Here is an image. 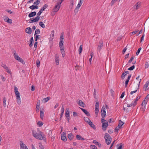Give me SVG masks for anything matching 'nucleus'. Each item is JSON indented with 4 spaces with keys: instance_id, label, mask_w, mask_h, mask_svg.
<instances>
[{
    "instance_id": "obj_1",
    "label": "nucleus",
    "mask_w": 149,
    "mask_h": 149,
    "mask_svg": "<svg viewBox=\"0 0 149 149\" xmlns=\"http://www.w3.org/2000/svg\"><path fill=\"white\" fill-rule=\"evenodd\" d=\"M32 133L33 136L36 139L40 140H45V136L44 134H43L42 132L40 131L39 132V133H36V131L34 130H32Z\"/></svg>"
},
{
    "instance_id": "obj_2",
    "label": "nucleus",
    "mask_w": 149,
    "mask_h": 149,
    "mask_svg": "<svg viewBox=\"0 0 149 149\" xmlns=\"http://www.w3.org/2000/svg\"><path fill=\"white\" fill-rule=\"evenodd\" d=\"M63 35L62 33H61V36L60 38V42L59 43V45L60 49L61 51L62 54H65V51H64V47L63 44Z\"/></svg>"
},
{
    "instance_id": "obj_3",
    "label": "nucleus",
    "mask_w": 149,
    "mask_h": 149,
    "mask_svg": "<svg viewBox=\"0 0 149 149\" xmlns=\"http://www.w3.org/2000/svg\"><path fill=\"white\" fill-rule=\"evenodd\" d=\"M14 88L16 98L17 102L18 104H21V102L19 93L18 91V88L16 86H14Z\"/></svg>"
},
{
    "instance_id": "obj_4",
    "label": "nucleus",
    "mask_w": 149,
    "mask_h": 149,
    "mask_svg": "<svg viewBox=\"0 0 149 149\" xmlns=\"http://www.w3.org/2000/svg\"><path fill=\"white\" fill-rule=\"evenodd\" d=\"M13 53V56L19 62L22 63L23 64H24L25 62L24 60L20 57H19L18 55H17L16 51L13 49H12Z\"/></svg>"
},
{
    "instance_id": "obj_5",
    "label": "nucleus",
    "mask_w": 149,
    "mask_h": 149,
    "mask_svg": "<svg viewBox=\"0 0 149 149\" xmlns=\"http://www.w3.org/2000/svg\"><path fill=\"white\" fill-rule=\"evenodd\" d=\"M104 139L106 143L108 145L110 144L111 141L112 139L110 135L107 133H106L104 134Z\"/></svg>"
},
{
    "instance_id": "obj_6",
    "label": "nucleus",
    "mask_w": 149,
    "mask_h": 149,
    "mask_svg": "<svg viewBox=\"0 0 149 149\" xmlns=\"http://www.w3.org/2000/svg\"><path fill=\"white\" fill-rule=\"evenodd\" d=\"M101 122L102 123V126L103 130L104 131L106 130L107 127L109 125L108 122L106 120H105L104 119V120H102L101 119Z\"/></svg>"
},
{
    "instance_id": "obj_7",
    "label": "nucleus",
    "mask_w": 149,
    "mask_h": 149,
    "mask_svg": "<svg viewBox=\"0 0 149 149\" xmlns=\"http://www.w3.org/2000/svg\"><path fill=\"white\" fill-rule=\"evenodd\" d=\"M103 41L102 40H100L98 46L97 48V53H100L101 49L102 48L103 46Z\"/></svg>"
},
{
    "instance_id": "obj_8",
    "label": "nucleus",
    "mask_w": 149,
    "mask_h": 149,
    "mask_svg": "<svg viewBox=\"0 0 149 149\" xmlns=\"http://www.w3.org/2000/svg\"><path fill=\"white\" fill-rule=\"evenodd\" d=\"M101 114L102 117V120H104V118L106 115V112L105 111V108L104 106L102 107L101 111Z\"/></svg>"
},
{
    "instance_id": "obj_9",
    "label": "nucleus",
    "mask_w": 149,
    "mask_h": 149,
    "mask_svg": "<svg viewBox=\"0 0 149 149\" xmlns=\"http://www.w3.org/2000/svg\"><path fill=\"white\" fill-rule=\"evenodd\" d=\"M60 5L61 4L58 2L53 9L52 12L56 13L58 11L60 8Z\"/></svg>"
},
{
    "instance_id": "obj_10",
    "label": "nucleus",
    "mask_w": 149,
    "mask_h": 149,
    "mask_svg": "<svg viewBox=\"0 0 149 149\" xmlns=\"http://www.w3.org/2000/svg\"><path fill=\"white\" fill-rule=\"evenodd\" d=\"M20 147L22 149H27L28 148L25 144H24L22 141L19 142Z\"/></svg>"
},
{
    "instance_id": "obj_11",
    "label": "nucleus",
    "mask_w": 149,
    "mask_h": 149,
    "mask_svg": "<svg viewBox=\"0 0 149 149\" xmlns=\"http://www.w3.org/2000/svg\"><path fill=\"white\" fill-rule=\"evenodd\" d=\"M32 19H33L31 20L29 23H32L38 21L40 19V17H38V16H37L35 18H33Z\"/></svg>"
},
{
    "instance_id": "obj_12",
    "label": "nucleus",
    "mask_w": 149,
    "mask_h": 149,
    "mask_svg": "<svg viewBox=\"0 0 149 149\" xmlns=\"http://www.w3.org/2000/svg\"><path fill=\"white\" fill-rule=\"evenodd\" d=\"M55 59L56 65H58L59 63V58L58 54H56L55 55Z\"/></svg>"
},
{
    "instance_id": "obj_13",
    "label": "nucleus",
    "mask_w": 149,
    "mask_h": 149,
    "mask_svg": "<svg viewBox=\"0 0 149 149\" xmlns=\"http://www.w3.org/2000/svg\"><path fill=\"white\" fill-rule=\"evenodd\" d=\"M84 1H81L79 0V2L78 3V4H77V7H76L75 10H74V12H75L76 10H78L79 9V8L81 6L82 4L83 3Z\"/></svg>"
},
{
    "instance_id": "obj_14",
    "label": "nucleus",
    "mask_w": 149,
    "mask_h": 149,
    "mask_svg": "<svg viewBox=\"0 0 149 149\" xmlns=\"http://www.w3.org/2000/svg\"><path fill=\"white\" fill-rule=\"evenodd\" d=\"M88 124L94 129L95 130L96 129V127L94 125L91 120H90Z\"/></svg>"
},
{
    "instance_id": "obj_15",
    "label": "nucleus",
    "mask_w": 149,
    "mask_h": 149,
    "mask_svg": "<svg viewBox=\"0 0 149 149\" xmlns=\"http://www.w3.org/2000/svg\"><path fill=\"white\" fill-rule=\"evenodd\" d=\"M78 104L80 106L84 107L85 104L81 100H80L78 102Z\"/></svg>"
},
{
    "instance_id": "obj_16",
    "label": "nucleus",
    "mask_w": 149,
    "mask_h": 149,
    "mask_svg": "<svg viewBox=\"0 0 149 149\" xmlns=\"http://www.w3.org/2000/svg\"><path fill=\"white\" fill-rule=\"evenodd\" d=\"M131 74H130L128 76V77L127 79H126L125 81V87H126L127 86V85L128 84V82L129 81L131 77Z\"/></svg>"
},
{
    "instance_id": "obj_17",
    "label": "nucleus",
    "mask_w": 149,
    "mask_h": 149,
    "mask_svg": "<svg viewBox=\"0 0 149 149\" xmlns=\"http://www.w3.org/2000/svg\"><path fill=\"white\" fill-rule=\"evenodd\" d=\"M141 79H139L138 88H137V90H136L135 91H132L130 93V94L131 95H132L133 93H135L137 92L138 89H139V86L140 82L141 81Z\"/></svg>"
},
{
    "instance_id": "obj_18",
    "label": "nucleus",
    "mask_w": 149,
    "mask_h": 149,
    "mask_svg": "<svg viewBox=\"0 0 149 149\" xmlns=\"http://www.w3.org/2000/svg\"><path fill=\"white\" fill-rule=\"evenodd\" d=\"M25 32L29 34H30L32 32V30L30 27H28L25 29Z\"/></svg>"
},
{
    "instance_id": "obj_19",
    "label": "nucleus",
    "mask_w": 149,
    "mask_h": 149,
    "mask_svg": "<svg viewBox=\"0 0 149 149\" xmlns=\"http://www.w3.org/2000/svg\"><path fill=\"white\" fill-rule=\"evenodd\" d=\"M81 110L86 115L88 116H90V114L89 112L86 110L82 108H80Z\"/></svg>"
},
{
    "instance_id": "obj_20",
    "label": "nucleus",
    "mask_w": 149,
    "mask_h": 149,
    "mask_svg": "<svg viewBox=\"0 0 149 149\" xmlns=\"http://www.w3.org/2000/svg\"><path fill=\"white\" fill-rule=\"evenodd\" d=\"M40 101L39 100L37 102L36 104V111L37 112H38L39 111V109L40 108Z\"/></svg>"
},
{
    "instance_id": "obj_21",
    "label": "nucleus",
    "mask_w": 149,
    "mask_h": 149,
    "mask_svg": "<svg viewBox=\"0 0 149 149\" xmlns=\"http://www.w3.org/2000/svg\"><path fill=\"white\" fill-rule=\"evenodd\" d=\"M36 12H32L29 14L28 16L29 17H31L36 15Z\"/></svg>"
},
{
    "instance_id": "obj_22",
    "label": "nucleus",
    "mask_w": 149,
    "mask_h": 149,
    "mask_svg": "<svg viewBox=\"0 0 149 149\" xmlns=\"http://www.w3.org/2000/svg\"><path fill=\"white\" fill-rule=\"evenodd\" d=\"M69 110L68 108H66L65 110V116L66 117H70Z\"/></svg>"
},
{
    "instance_id": "obj_23",
    "label": "nucleus",
    "mask_w": 149,
    "mask_h": 149,
    "mask_svg": "<svg viewBox=\"0 0 149 149\" xmlns=\"http://www.w3.org/2000/svg\"><path fill=\"white\" fill-rule=\"evenodd\" d=\"M64 107L62 105L61 107V114H60V120H61V118L63 116V115L64 112Z\"/></svg>"
},
{
    "instance_id": "obj_24",
    "label": "nucleus",
    "mask_w": 149,
    "mask_h": 149,
    "mask_svg": "<svg viewBox=\"0 0 149 149\" xmlns=\"http://www.w3.org/2000/svg\"><path fill=\"white\" fill-rule=\"evenodd\" d=\"M149 85V82L148 81H147L146 83L144 85L143 87V88L144 89V90L146 91L148 90V88H147L148 86Z\"/></svg>"
},
{
    "instance_id": "obj_25",
    "label": "nucleus",
    "mask_w": 149,
    "mask_h": 149,
    "mask_svg": "<svg viewBox=\"0 0 149 149\" xmlns=\"http://www.w3.org/2000/svg\"><path fill=\"white\" fill-rule=\"evenodd\" d=\"M68 137L70 140H73L74 138V136L72 133H70L68 135Z\"/></svg>"
},
{
    "instance_id": "obj_26",
    "label": "nucleus",
    "mask_w": 149,
    "mask_h": 149,
    "mask_svg": "<svg viewBox=\"0 0 149 149\" xmlns=\"http://www.w3.org/2000/svg\"><path fill=\"white\" fill-rule=\"evenodd\" d=\"M76 138L77 140H85L82 137L78 135H76Z\"/></svg>"
},
{
    "instance_id": "obj_27",
    "label": "nucleus",
    "mask_w": 149,
    "mask_h": 149,
    "mask_svg": "<svg viewBox=\"0 0 149 149\" xmlns=\"http://www.w3.org/2000/svg\"><path fill=\"white\" fill-rule=\"evenodd\" d=\"M136 104V102H134L130 104H127V107H130L132 106L134 107L135 106Z\"/></svg>"
},
{
    "instance_id": "obj_28",
    "label": "nucleus",
    "mask_w": 149,
    "mask_h": 149,
    "mask_svg": "<svg viewBox=\"0 0 149 149\" xmlns=\"http://www.w3.org/2000/svg\"><path fill=\"white\" fill-rule=\"evenodd\" d=\"M44 112L42 110L40 111V117L41 120H43L44 117Z\"/></svg>"
},
{
    "instance_id": "obj_29",
    "label": "nucleus",
    "mask_w": 149,
    "mask_h": 149,
    "mask_svg": "<svg viewBox=\"0 0 149 149\" xmlns=\"http://www.w3.org/2000/svg\"><path fill=\"white\" fill-rule=\"evenodd\" d=\"M140 7V3H137L134 7V8L135 10L138 9Z\"/></svg>"
},
{
    "instance_id": "obj_30",
    "label": "nucleus",
    "mask_w": 149,
    "mask_h": 149,
    "mask_svg": "<svg viewBox=\"0 0 149 149\" xmlns=\"http://www.w3.org/2000/svg\"><path fill=\"white\" fill-rule=\"evenodd\" d=\"M93 143L96 145L98 146L99 147H100L101 146V144H100L97 141L95 140L93 141Z\"/></svg>"
},
{
    "instance_id": "obj_31",
    "label": "nucleus",
    "mask_w": 149,
    "mask_h": 149,
    "mask_svg": "<svg viewBox=\"0 0 149 149\" xmlns=\"http://www.w3.org/2000/svg\"><path fill=\"white\" fill-rule=\"evenodd\" d=\"M147 101H146V100H145V99H144L143 101L141 104L142 106H144V107H145L147 103Z\"/></svg>"
},
{
    "instance_id": "obj_32",
    "label": "nucleus",
    "mask_w": 149,
    "mask_h": 149,
    "mask_svg": "<svg viewBox=\"0 0 149 149\" xmlns=\"http://www.w3.org/2000/svg\"><path fill=\"white\" fill-rule=\"evenodd\" d=\"M124 124L121 120H119V123L118 126L120 128Z\"/></svg>"
},
{
    "instance_id": "obj_33",
    "label": "nucleus",
    "mask_w": 149,
    "mask_h": 149,
    "mask_svg": "<svg viewBox=\"0 0 149 149\" xmlns=\"http://www.w3.org/2000/svg\"><path fill=\"white\" fill-rule=\"evenodd\" d=\"M48 6V5L47 4H45L43 6V7L41 8V9L40 10L42 11V12L45 9L47 8Z\"/></svg>"
},
{
    "instance_id": "obj_34",
    "label": "nucleus",
    "mask_w": 149,
    "mask_h": 149,
    "mask_svg": "<svg viewBox=\"0 0 149 149\" xmlns=\"http://www.w3.org/2000/svg\"><path fill=\"white\" fill-rule=\"evenodd\" d=\"M6 97H4L3 99V106L4 107H6Z\"/></svg>"
},
{
    "instance_id": "obj_35",
    "label": "nucleus",
    "mask_w": 149,
    "mask_h": 149,
    "mask_svg": "<svg viewBox=\"0 0 149 149\" xmlns=\"http://www.w3.org/2000/svg\"><path fill=\"white\" fill-rule=\"evenodd\" d=\"M61 140L64 141H67V138L66 136H61Z\"/></svg>"
},
{
    "instance_id": "obj_36",
    "label": "nucleus",
    "mask_w": 149,
    "mask_h": 149,
    "mask_svg": "<svg viewBox=\"0 0 149 149\" xmlns=\"http://www.w3.org/2000/svg\"><path fill=\"white\" fill-rule=\"evenodd\" d=\"M84 121L88 123V122H89V121L91 120L87 117H84Z\"/></svg>"
},
{
    "instance_id": "obj_37",
    "label": "nucleus",
    "mask_w": 149,
    "mask_h": 149,
    "mask_svg": "<svg viewBox=\"0 0 149 149\" xmlns=\"http://www.w3.org/2000/svg\"><path fill=\"white\" fill-rule=\"evenodd\" d=\"M39 25L42 28H44L45 27V24L43 23L42 22H40L39 23Z\"/></svg>"
},
{
    "instance_id": "obj_38",
    "label": "nucleus",
    "mask_w": 149,
    "mask_h": 149,
    "mask_svg": "<svg viewBox=\"0 0 149 149\" xmlns=\"http://www.w3.org/2000/svg\"><path fill=\"white\" fill-rule=\"evenodd\" d=\"M40 33V30L39 29H36L35 32V35L37 34H38Z\"/></svg>"
},
{
    "instance_id": "obj_39",
    "label": "nucleus",
    "mask_w": 149,
    "mask_h": 149,
    "mask_svg": "<svg viewBox=\"0 0 149 149\" xmlns=\"http://www.w3.org/2000/svg\"><path fill=\"white\" fill-rule=\"evenodd\" d=\"M82 45H80L79 48V54H80L81 53V52H82Z\"/></svg>"
},
{
    "instance_id": "obj_40",
    "label": "nucleus",
    "mask_w": 149,
    "mask_h": 149,
    "mask_svg": "<svg viewBox=\"0 0 149 149\" xmlns=\"http://www.w3.org/2000/svg\"><path fill=\"white\" fill-rule=\"evenodd\" d=\"M99 104L98 101L96 102L95 109H99Z\"/></svg>"
},
{
    "instance_id": "obj_41",
    "label": "nucleus",
    "mask_w": 149,
    "mask_h": 149,
    "mask_svg": "<svg viewBox=\"0 0 149 149\" xmlns=\"http://www.w3.org/2000/svg\"><path fill=\"white\" fill-rule=\"evenodd\" d=\"M50 99V97H47L44 98L43 100L44 101V102H46L48 101Z\"/></svg>"
},
{
    "instance_id": "obj_42",
    "label": "nucleus",
    "mask_w": 149,
    "mask_h": 149,
    "mask_svg": "<svg viewBox=\"0 0 149 149\" xmlns=\"http://www.w3.org/2000/svg\"><path fill=\"white\" fill-rule=\"evenodd\" d=\"M37 125H38L39 127H41L42 125H43V123L41 121H39L37 123Z\"/></svg>"
},
{
    "instance_id": "obj_43",
    "label": "nucleus",
    "mask_w": 149,
    "mask_h": 149,
    "mask_svg": "<svg viewBox=\"0 0 149 149\" xmlns=\"http://www.w3.org/2000/svg\"><path fill=\"white\" fill-rule=\"evenodd\" d=\"M40 0H37L33 4L36 5H38L40 2Z\"/></svg>"
},
{
    "instance_id": "obj_44",
    "label": "nucleus",
    "mask_w": 149,
    "mask_h": 149,
    "mask_svg": "<svg viewBox=\"0 0 149 149\" xmlns=\"http://www.w3.org/2000/svg\"><path fill=\"white\" fill-rule=\"evenodd\" d=\"M135 68V66L133 65L132 66L130 67L128 69V70H132Z\"/></svg>"
},
{
    "instance_id": "obj_45",
    "label": "nucleus",
    "mask_w": 149,
    "mask_h": 149,
    "mask_svg": "<svg viewBox=\"0 0 149 149\" xmlns=\"http://www.w3.org/2000/svg\"><path fill=\"white\" fill-rule=\"evenodd\" d=\"M1 65L5 69H7L8 68V67L6 66V65L3 64V63H2V64Z\"/></svg>"
},
{
    "instance_id": "obj_46",
    "label": "nucleus",
    "mask_w": 149,
    "mask_h": 149,
    "mask_svg": "<svg viewBox=\"0 0 149 149\" xmlns=\"http://www.w3.org/2000/svg\"><path fill=\"white\" fill-rule=\"evenodd\" d=\"M141 97V96H138L137 97L136 99L135 100V101H134V102H136V104H137V101L138 100L140 99V98Z\"/></svg>"
},
{
    "instance_id": "obj_47",
    "label": "nucleus",
    "mask_w": 149,
    "mask_h": 149,
    "mask_svg": "<svg viewBox=\"0 0 149 149\" xmlns=\"http://www.w3.org/2000/svg\"><path fill=\"white\" fill-rule=\"evenodd\" d=\"M6 22L8 23H9L10 24H11L12 23V19H9L8 18V19L7 21H6Z\"/></svg>"
},
{
    "instance_id": "obj_48",
    "label": "nucleus",
    "mask_w": 149,
    "mask_h": 149,
    "mask_svg": "<svg viewBox=\"0 0 149 149\" xmlns=\"http://www.w3.org/2000/svg\"><path fill=\"white\" fill-rule=\"evenodd\" d=\"M36 65L37 67H39L40 65V61L39 60H37L36 61Z\"/></svg>"
},
{
    "instance_id": "obj_49",
    "label": "nucleus",
    "mask_w": 149,
    "mask_h": 149,
    "mask_svg": "<svg viewBox=\"0 0 149 149\" xmlns=\"http://www.w3.org/2000/svg\"><path fill=\"white\" fill-rule=\"evenodd\" d=\"M134 57H133V56L131 57L130 59L128 61V63H131L132 62V61H133V60L134 59Z\"/></svg>"
},
{
    "instance_id": "obj_50",
    "label": "nucleus",
    "mask_w": 149,
    "mask_h": 149,
    "mask_svg": "<svg viewBox=\"0 0 149 149\" xmlns=\"http://www.w3.org/2000/svg\"><path fill=\"white\" fill-rule=\"evenodd\" d=\"M120 127H118V126L116 127L115 129V132H118V131L119 129H120Z\"/></svg>"
},
{
    "instance_id": "obj_51",
    "label": "nucleus",
    "mask_w": 149,
    "mask_h": 149,
    "mask_svg": "<svg viewBox=\"0 0 149 149\" xmlns=\"http://www.w3.org/2000/svg\"><path fill=\"white\" fill-rule=\"evenodd\" d=\"M141 49V47H140L138 49L137 52H136V55H138V54H139Z\"/></svg>"
},
{
    "instance_id": "obj_52",
    "label": "nucleus",
    "mask_w": 149,
    "mask_h": 149,
    "mask_svg": "<svg viewBox=\"0 0 149 149\" xmlns=\"http://www.w3.org/2000/svg\"><path fill=\"white\" fill-rule=\"evenodd\" d=\"M126 75V74H125V73L124 72L121 75V78L122 79H123L125 76Z\"/></svg>"
},
{
    "instance_id": "obj_53",
    "label": "nucleus",
    "mask_w": 149,
    "mask_h": 149,
    "mask_svg": "<svg viewBox=\"0 0 149 149\" xmlns=\"http://www.w3.org/2000/svg\"><path fill=\"white\" fill-rule=\"evenodd\" d=\"M145 68L146 69H147L148 68L149 66V65L148 64V63L147 62H146L145 64Z\"/></svg>"
},
{
    "instance_id": "obj_54",
    "label": "nucleus",
    "mask_w": 149,
    "mask_h": 149,
    "mask_svg": "<svg viewBox=\"0 0 149 149\" xmlns=\"http://www.w3.org/2000/svg\"><path fill=\"white\" fill-rule=\"evenodd\" d=\"M118 0H112L111 3V5L112 6L115 2V1H117Z\"/></svg>"
},
{
    "instance_id": "obj_55",
    "label": "nucleus",
    "mask_w": 149,
    "mask_h": 149,
    "mask_svg": "<svg viewBox=\"0 0 149 149\" xmlns=\"http://www.w3.org/2000/svg\"><path fill=\"white\" fill-rule=\"evenodd\" d=\"M91 146L93 149H97V147L94 145H91Z\"/></svg>"
},
{
    "instance_id": "obj_56",
    "label": "nucleus",
    "mask_w": 149,
    "mask_h": 149,
    "mask_svg": "<svg viewBox=\"0 0 149 149\" xmlns=\"http://www.w3.org/2000/svg\"><path fill=\"white\" fill-rule=\"evenodd\" d=\"M125 92L124 91V92H123L122 94H121L120 96V98H123V97H124V95H125Z\"/></svg>"
},
{
    "instance_id": "obj_57",
    "label": "nucleus",
    "mask_w": 149,
    "mask_h": 149,
    "mask_svg": "<svg viewBox=\"0 0 149 149\" xmlns=\"http://www.w3.org/2000/svg\"><path fill=\"white\" fill-rule=\"evenodd\" d=\"M73 115L74 117H76L77 116L78 113L76 112H73Z\"/></svg>"
},
{
    "instance_id": "obj_58",
    "label": "nucleus",
    "mask_w": 149,
    "mask_h": 149,
    "mask_svg": "<svg viewBox=\"0 0 149 149\" xmlns=\"http://www.w3.org/2000/svg\"><path fill=\"white\" fill-rule=\"evenodd\" d=\"M113 122L114 120L113 118H110L109 120V123H113Z\"/></svg>"
},
{
    "instance_id": "obj_59",
    "label": "nucleus",
    "mask_w": 149,
    "mask_h": 149,
    "mask_svg": "<svg viewBox=\"0 0 149 149\" xmlns=\"http://www.w3.org/2000/svg\"><path fill=\"white\" fill-rule=\"evenodd\" d=\"M42 12L40 10L38 13L37 14V16H38V17H40L39 16L42 13Z\"/></svg>"
},
{
    "instance_id": "obj_60",
    "label": "nucleus",
    "mask_w": 149,
    "mask_h": 149,
    "mask_svg": "<svg viewBox=\"0 0 149 149\" xmlns=\"http://www.w3.org/2000/svg\"><path fill=\"white\" fill-rule=\"evenodd\" d=\"M52 134V131L51 130H49V133L48 134V136L49 137H50V136Z\"/></svg>"
},
{
    "instance_id": "obj_61",
    "label": "nucleus",
    "mask_w": 149,
    "mask_h": 149,
    "mask_svg": "<svg viewBox=\"0 0 149 149\" xmlns=\"http://www.w3.org/2000/svg\"><path fill=\"white\" fill-rule=\"evenodd\" d=\"M29 8L32 10H34L35 9V6H31L29 7Z\"/></svg>"
},
{
    "instance_id": "obj_62",
    "label": "nucleus",
    "mask_w": 149,
    "mask_h": 149,
    "mask_svg": "<svg viewBox=\"0 0 149 149\" xmlns=\"http://www.w3.org/2000/svg\"><path fill=\"white\" fill-rule=\"evenodd\" d=\"M37 44H38V42L37 41H36V42L35 43L34 45V47L36 49L37 48Z\"/></svg>"
},
{
    "instance_id": "obj_63",
    "label": "nucleus",
    "mask_w": 149,
    "mask_h": 149,
    "mask_svg": "<svg viewBox=\"0 0 149 149\" xmlns=\"http://www.w3.org/2000/svg\"><path fill=\"white\" fill-rule=\"evenodd\" d=\"M38 35H36L35 36V41H37V40L39 39Z\"/></svg>"
},
{
    "instance_id": "obj_64",
    "label": "nucleus",
    "mask_w": 149,
    "mask_h": 149,
    "mask_svg": "<svg viewBox=\"0 0 149 149\" xmlns=\"http://www.w3.org/2000/svg\"><path fill=\"white\" fill-rule=\"evenodd\" d=\"M52 36L53 37L54 36V30L52 31H51V36Z\"/></svg>"
}]
</instances>
